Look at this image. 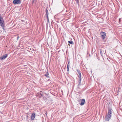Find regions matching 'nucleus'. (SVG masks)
<instances>
[{"mask_svg": "<svg viewBox=\"0 0 122 122\" xmlns=\"http://www.w3.org/2000/svg\"><path fill=\"white\" fill-rule=\"evenodd\" d=\"M85 102V99H82L81 100V103L80 104L81 106L83 105L84 104Z\"/></svg>", "mask_w": 122, "mask_h": 122, "instance_id": "obj_8", "label": "nucleus"}, {"mask_svg": "<svg viewBox=\"0 0 122 122\" xmlns=\"http://www.w3.org/2000/svg\"><path fill=\"white\" fill-rule=\"evenodd\" d=\"M13 3L15 4H20L21 3V1L20 0H14Z\"/></svg>", "mask_w": 122, "mask_h": 122, "instance_id": "obj_4", "label": "nucleus"}, {"mask_svg": "<svg viewBox=\"0 0 122 122\" xmlns=\"http://www.w3.org/2000/svg\"><path fill=\"white\" fill-rule=\"evenodd\" d=\"M69 67H70V64H67V70L68 71H69Z\"/></svg>", "mask_w": 122, "mask_h": 122, "instance_id": "obj_13", "label": "nucleus"}, {"mask_svg": "<svg viewBox=\"0 0 122 122\" xmlns=\"http://www.w3.org/2000/svg\"><path fill=\"white\" fill-rule=\"evenodd\" d=\"M69 44H71V45H73L74 43L73 41H68Z\"/></svg>", "mask_w": 122, "mask_h": 122, "instance_id": "obj_12", "label": "nucleus"}, {"mask_svg": "<svg viewBox=\"0 0 122 122\" xmlns=\"http://www.w3.org/2000/svg\"><path fill=\"white\" fill-rule=\"evenodd\" d=\"M107 107L108 109V113L106 115L105 118V120L107 121H109L111 118L112 116L111 114L112 111L111 107H109V106H108Z\"/></svg>", "mask_w": 122, "mask_h": 122, "instance_id": "obj_1", "label": "nucleus"}, {"mask_svg": "<svg viewBox=\"0 0 122 122\" xmlns=\"http://www.w3.org/2000/svg\"><path fill=\"white\" fill-rule=\"evenodd\" d=\"M76 1L78 4V5H79V1L78 0H76Z\"/></svg>", "mask_w": 122, "mask_h": 122, "instance_id": "obj_17", "label": "nucleus"}, {"mask_svg": "<svg viewBox=\"0 0 122 122\" xmlns=\"http://www.w3.org/2000/svg\"><path fill=\"white\" fill-rule=\"evenodd\" d=\"M100 54L101 56H102L103 55H104L106 52V50L105 48H102L100 50Z\"/></svg>", "mask_w": 122, "mask_h": 122, "instance_id": "obj_3", "label": "nucleus"}, {"mask_svg": "<svg viewBox=\"0 0 122 122\" xmlns=\"http://www.w3.org/2000/svg\"><path fill=\"white\" fill-rule=\"evenodd\" d=\"M36 0H32V5L35 4L36 3Z\"/></svg>", "mask_w": 122, "mask_h": 122, "instance_id": "obj_14", "label": "nucleus"}, {"mask_svg": "<svg viewBox=\"0 0 122 122\" xmlns=\"http://www.w3.org/2000/svg\"><path fill=\"white\" fill-rule=\"evenodd\" d=\"M68 64H70V61H69Z\"/></svg>", "mask_w": 122, "mask_h": 122, "instance_id": "obj_20", "label": "nucleus"}, {"mask_svg": "<svg viewBox=\"0 0 122 122\" xmlns=\"http://www.w3.org/2000/svg\"><path fill=\"white\" fill-rule=\"evenodd\" d=\"M36 114L35 112H33L31 115V120H34L36 116Z\"/></svg>", "mask_w": 122, "mask_h": 122, "instance_id": "obj_5", "label": "nucleus"}, {"mask_svg": "<svg viewBox=\"0 0 122 122\" xmlns=\"http://www.w3.org/2000/svg\"><path fill=\"white\" fill-rule=\"evenodd\" d=\"M0 25L2 27V28L3 30H5V29L4 28L5 27L4 22L0 14Z\"/></svg>", "mask_w": 122, "mask_h": 122, "instance_id": "obj_2", "label": "nucleus"}, {"mask_svg": "<svg viewBox=\"0 0 122 122\" xmlns=\"http://www.w3.org/2000/svg\"><path fill=\"white\" fill-rule=\"evenodd\" d=\"M120 89L119 88H118V91H119Z\"/></svg>", "mask_w": 122, "mask_h": 122, "instance_id": "obj_19", "label": "nucleus"}, {"mask_svg": "<svg viewBox=\"0 0 122 122\" xmlns=\"http://www.w3.org/2000/svg\"><path fill=\"white\" fill-rule=\"evenodd\" d=\"M32 63L31 62V64H31Z\"/></svg>", "mask_w": 122, "mask_h": 122, "instance_id": "obj_24", "label": "nucleus"}, {"mask_svg": "<svg viewBox=\"0 0 122 122\" xmlns=\"http://www.w3.org/2000/svg\"><path fill=\"white\" fill-rule=\"evenodd\" d=\"M29 8H30V6H29Z\"/></svg>", "mask_w": 122, "mask_h": 122, "instance_id": "obj_23", "label": "nucleus"}, {"mask_svg": "<svg viewBox=\"0 0 122 122\" xmlns=\"http://www.w3.org/2000/svg\"><path fill=\"white\" fill-rule=\"evenodd\" d=\"M46 18H47V21L48 22V23H49V19L48 16H47L46 17Z\"/></svg>", "mask_w": 122, "mask_h": 122, "instance_id": "obj_16", "label": "nucleus"}, {"mask_svg": "<svg viewBox=\"0 0 122 122\" xmlns=\"http://www.w3.org/2000/svg\"><path fill=\"white\" fill-rule=\"evenodd\" d=\"M7 54H6L3 55V56L0 57V60H2L5 59L7 56Z\"/></svg>", "mask_w": 122, "mask_h": 122, "instance_id": "obj_6", "label": "nucleus"}, {"mask_svg": "<svg viewBox=\"0 0 122 122\" xmlns=\"http://www.w3.org/2000/svg\"><path fill=\"white\" fill-rule=\"evenodd\" d=\"M46 17L48 16V10L47 9H46Z\"/></svg>", "mask_w": 122, "mask_h": 122, "instance_id": "obj_11", "label": "nucleus"}, {"mask_svg": "<svg viewBox=\"0 0 122 122\" xmlns=\"http://www.w3.org/2000/svg\"><path fill=\"white\" fill-rule=\"evenodd\" d=\"M32 39H33V40H31V41H34V39L32 38Z\"/></svg>", "mask_w": 122, "mask_h": 122, "instance_id": "obj_18", "label": "nucleus"}, {"mask_svg": "<svg viewBox=\"0 0 122 122\" xmlns=\"http://www.w3.org/2000/svg\"><path fill=\"white\" fill-rule=\"evenodd\" d=\"M101 35L102 36V37L103 39H104L105 38L106 36V33L105 32H102L100 33Z\"/></svg>", "mask_w": 122, "mask_h": 122, "instance_id": "obj_7", "label": "nucleus"}, {"mask_svg": "<svg viewBox=\"0 0 122 122\" xmlns=\"http://www.w3.org/2000/svg\"><path fill=\"white\" fill-rule=\"evenodd\" d=\"M79 76H78V77L79 78V80L80 81L79 83V84L80 83L81 81V74H79Z\"/></svg>", "mask_w": 122, "mask_h": 122, "instance_id": "obj_10", "label": "nucleus"}, {"mask_svg": "<svg viewBox=\"0 0 122 122\" xmlns=\"http://www.w3.org/2000/svg\"><path fill=\"white\" fill-rule=\"evenodd\" d=\"M76 71L79 74H81V73L80 72V71L78 69Z\"/></svg>", "mask_w": 122, "mask_h": 122, "instance_id": "obj_15", "label": "nucleus"}, {"mask_svg": "<svg viewBox=\"0 0 122 122\" xmlns=\"http://www.w3.org/2000/svg\"><path fill=\"white\" fill-rule=\"evenodd\" d=\"M120 19H119V21H120Z\"/></svg>", "mask_w": 122, "mask_h": 122, "instance_id": "obj_21", "label": "nucleus"}, {"mask_svg": "<svg viewBox=\"0 0 122 122\" xmlns=\"http://www.w3.org/2000/svg\"><path fill=\"white\" fill-rule=\"evenodd\" d=\"M49 74L48 72H47L46 73V74H45V76L47 78H49Z\"/></svg>", "mask_w": 122, "mask_h": 122, "instance_id": "obj_9", "label": "nucleus"}, {"mask_svg": "<svg viewBox=\"0 0 122 122\" xmlns=\"http://www.w3.org/2000/svg\"><path fill=\"white\" fill-rule=\"evenodd\" d=\"M45 114H46V115H47V113H45Z\"/></svg>", "mask_w": 122, "mask_h": 122, "instance_id": "obj_22", "label": "nucleus"}]
</instances>
